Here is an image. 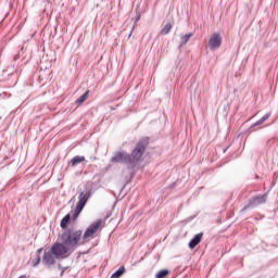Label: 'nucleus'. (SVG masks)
<instances>
[{
    "mask_svg": "<svg viewBox=\"0 0 278 278\" xmlns=\"http://www.w3.org/2000/svg\"><path fill=\"white\" fill-rule=\"evenodd\" d=\"M147 147H149V138L144 137L139 140L131 153H127L125 150H119L113 154L110 162L112 164H125L128 170H134L135 168H138L142 155H144V151H147Z\"/></svg>",
    "mask_w": 278,
    "mask_h": 278,
    "instance_id": "1",
    "label": "nucleus"
},
{
    "mask_svg": "<svg viewBox=\"0 0 278 278\" xmlns=\"http://www.w3.org/2000/svg\"><path fill=\"white\" fill-rule=\"evenodd\" d=\"M84 232L81 230H74L71 228L65 229V231L60 237V242H55L54 249H59L60 253H64L65 256L71 257L77 247H79V241L81 240Z\"/></svg>",
    "mask_w": 278,
    "mask_h": 278,
    "instance_id": "2",
    "label": "nucleus"
},
{
    "mask_svg": "<svg viewBox=\"0 0 278 278\" xmlns=\"http://www.w3.org/2000/svg\"><path fill=\"white\" fill-rule=\"evenodd\" d=\"M56 244L53 243L52 247L45 251L41 262L47 268H51L55 264V260H66V254L64 252H60L59 248H55Z\"/></svg>",
    "mask_w": 278,
    "mask_h": 278,
    "instance_id": "3",
    "label": "nucleus"
},
{
    "mask_svg": "<svg viewBox=\"0 0 278 278\" xmlns=\"http://www.w3.org/2000/svg\"><path fill=\"white\" fill-rule=\"evenodd\" d=\"M88 199H90V192H80L78 197V203L73 214L74 220H76L79 214H81V211L84 210V207H86V204L88 203Z\"/></svg>",
    "mask_w": 278,
    "mask_h": 278,
    "instance_id": "4",
    "label": "nucleus"
},
{
    "mask_svg": "<svg viewBox=\"0 0 278 278\" xmlns=\"http://www.w3.org/2000/svg\"><path fill=\"white\" fill-rule=\"evenodd\" d=\"M220 45H223V36L220 33H213L208 39V49L216 51V49H220Z\"/></svg>",
    "mask_w": 278,
    "mask_h": 278,
    "instance_id": "5",
    "label": "nucleus"
},
{
    "mask_svg": "<svg viewBox=\"0 0 278 278\" xmlns=\"http://www.w3.org/2000/svg\"><path fill=\"white\" fill-rule=\"evenodd\" d=\"M99 227H101V220L92 223L83 235L84 240H88V238H94V233L99 231Z\"/></svg>",
    "mask_w": 278,
    "mask_h": 278,
    "instance_id": "6",
    "label": "nucleus"
},
{
    "mask_svg": "<svg viewBox=\"0 0 278 278\" xmlns=\"http://www.w3.org/2000/svg\"><path fill=\"white\" fill-rule=\"evenodd\" d=\"M267 199H268L267 193H264L262 195H255L250 199L249 207H257V205H263V203H266Z\"/></svg>",
    "mask_w": 278,
    "mask_h": 278,
    "instance_id": "7",
    "label": "nucleus"
},
{
    "mask_svg": "<svg viewBox=\"0 0 278 278\" xmlns=\"http://www.w3.org/2000/svg\"><path fill=\"white\" fill-rule=\"evenodd\" d=\"M203 238V232H200L194 236L189 242V249H194L198 244H200L201 240Z\"/></svg>",
    "mask_w": 278,
    "mask_h": 278,
    "instance_id": "8",
    "label": "nucleus"
},
{
    "mask_svg": "<svg viewBox=\"0 0 278 278\" xmlns=\"http://www.w3.org/2000/svg\"><path fill=\"white\" fill-rule=\"evenodd\" d=\"M270 114L271 113H266L262 118H260L258 121H256L251 128L253 129V127H260V125H264V123H266V121L268 118H270Z\"/></svg>",
    "mask_w": 278,
    "mask_h": 278,
    "instance_id": "9",
    "label": "nucleus"
},
{
    "mask_svg": "<svg viewBox=\"0 0 278 278\" xmlns=\"http://www.w3.org/2000/svg\"><path fill=\"white\" fill-rule=\"evenodd\" d=\"M190 38H192V33H188L184 36L180 37V47H186V45H188V40H190Z\"/></svg>",
    "mask_w": 278,
    "mask_h": 278,
    "instance_id": "10",
    "label": "nucleus"
},
{
    "mask_svg": "<svg viewBox=\"0 0 278 278\" xmlns=\"http://www.w3.org/2000/svg\"><path fill=\"white\" fill-rule=\"evenodd\" d=\"M81 162H86V157L85 156H79L76 155L71 160V164L72 166H75V164H81Z\"/></svg>",
    "mask_w": 278,
    "mask_h": 278,
    "instance_id": "11",
    "label": "nucleus"
},
{
    "mask_svg": "<svg viewBox=\"0 0 278 278\" xmlns=\"http://www.w3.org/2000/svg\"><path fill=\"white\" fill-rule=\"evenodd\" d=\"M125 275V266H121L114 274L111 275V278H121Z\"/></svg>",
    "mask_w": 278,
    "mask_h": 278,
    "instance_id": "12",
    "label": "nucleus"
},
{
    "mask_svg": "<svg viewBox=\"0 0 278 278\" xmlns=\"http://www.w3.org/2000/svg\"><path fill=\"white\" fill-rule=\"evenodd\" d=\"M70 220H71V214L65 215L62 218L61 224H60L61 229H66V226L68 225Z\"/></svg>",
    "mask_w": 278,
    "mask_h": 278,
    "instance_id": "13",
    "label": "nucleus"
},
{
    "mask_svg": "<svg viewBox=\"0 0 278 278\" xmlns=\"http://www.w3.org/2000/svg\"><path fill=\"white\" fill-rule=\"evenodd\" d=\"M173 29V24L172 23H167L163 29L161 30V34L163 36H167V34H170V30Z\"/></svg>",
    "mask_w": 278,
    "mask_h": 278,
    "instance_id": "14",
    "label": "nucleus"
},
{
    "mask_svg": "<svg viewBox=\"0 0 278 278\" xmlns=\"http://www.w3.org/2000/svg\"><path fill=\"white\" fill-rule=\"evenodd\" d=\"M40 253H42V248L37 250V258L33 261V266L34 268H36V266H38V264H40Z\"/></svg>",
    "mask_w": 278,
    "mask_h": 278,
    "instance_id": "15",
    "label": "nucleus"
},
{
    "mask_svg": "<svg viewBox=\"0 0 278 278\" xmlns=\"http://www.w3.org/2000/svg\"><path fill=\"white\" fill-rule=\"evenodd\" d=\"M88 94H90V90H87L83 96H80L76 100L77 105H81V103H84V101H86V97H88Z\"/></svg>",
    "mask_w": 278,
    "mask_h": 278,
    "instance_id": "16",
    "label": "nucleus"
},
{
    "mask_svg": "<svg viewBox=\"0 0 278 278\" xmlns=\"http://www.w3.org/2000/svg\"><path fill=\"white\" fill-rule=\"evenodd\" d=\"M166 277H168V269H162L155 275V278H166Z\"/></svg>",
    "mask_w": 278,
    "mask_h": 278,
    "instance_id": "17",
    "label": "nucleus"
},
{
    "mask_svg": "<svg viewBox=\"0 0 278 278\" xmlns=\"http://www.w3.org/2000/svg\"><path fill=\"white\" fill-rule=\"evenodd\" d=\"M138 21H140V15H137V16L134 18V23H138Z\"/></svg>",
    "mask_w": 278,
    "mask_h": 278,
    "instance_id": "18",
    "label": "nucleus"
},
{
    "mask_svg": "<svg viewBox=\"0 0 278 278\" xmlns=\"http://www.w3.org/2000/svg\"><path fill=\"white\" fill-rule=\"evenodd\" d=\"M142 260H144V257H141V260L136 262L135 264H140V262H142Z\"/></svg>",
    "mask_w": 278,
    "mask_h": 278,
    "instance_id": "19",
    "label": "nucleus"
},
{
    "mask_svg": "<svg viewBox=\"0 0 278 278\" xmlns=\"http://www.w3.org/2000/svg\"><path fill=\"white\" fill-rule=\"evenodd\" d=\"M131 34H134V30H131V31H130V34H129V38H130Z\"/></svg>",
    "mask_w": 278,
    "mask_h": 278,
    "instance_id": "20",
    "label": "nucleus"
},
{
    "mask_svg": "<svg viewBox=\"0 0 278 278\" xmlns=\"http://www.w3.org/2000/svg\"><path fill=\"white\" fill-rule=\"evenodd\" d=\"M0 97H5V93H1Z\"/></svg>",
    "mask_w": 278,
    "mask_h": 278,
    "instance_id": "21",
    "label": "nucleus"
},
{
    "mask_svg": "<svg viewBox=\"0 0 278 278\" xmlns=\"http://www.w3.org/2000/svg\"><path fill=\"white\" fill-rule=\"evenodd\" d=\"M271 186H275V181H273Z\"/></svg>",
    "mask_w": 278,
    "mask_h": 278,
    "instance_id": "22",
    "label": "nucleus"
}]
</instances>
